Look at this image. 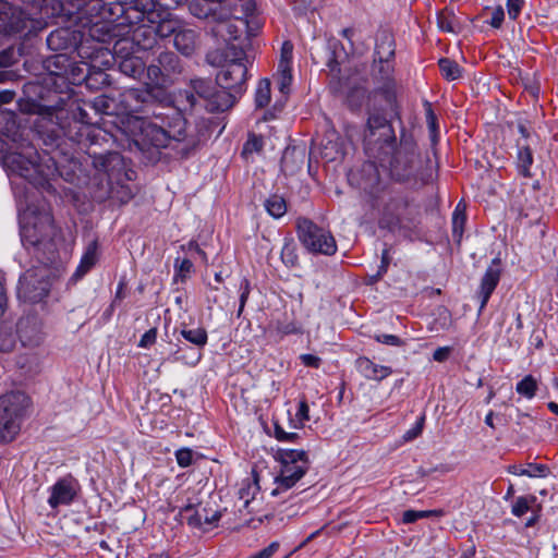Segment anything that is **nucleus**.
I'll return each mask as SVG.
<instances>
[{"instance_id": "nucleus-58", "label": "nucleus", "mask_w": 558, "mask_h": 558, "mask_svg": "<svg viewBox=\"0 0 558 558\" xmlns=\"http://www.w3.org/2000/svg\"><path fill=\"white\" fill-rule=\"evenodd\" d=\"M275 437L279 441L295 442L300 438L299 433H288L279 424H275Z\"/></svg>"}, {"instance_id": "nucleus-28", "label": "nucleus", "mask_w": 558, "mask_h": 558, "mask_svg": "<svg viewBox=\"0 0 558 558\" xmlns=\"http://www.w3.org/2000/svg\"><path fill=\"white\" fill-rule=\"evenodd\" d=\"M75 495L74 480L71 476L63 477L52 486L48 504L51 508H57L59 505H69L73 501Z\"/></svg>"}, {"instance_id": "nucleus-32", "label": "nucleus", "mask_w": 558, "mask_h": 558, "mask_svg": "<svg viewBox=\"0 0 558 558\" xmlns=\"http://www.w3.org/2000/svg\"><path fill=\"white\" fill-rule=\"evenodd\" d=\"M130 39L134 43L137 51L151 49L157 39L151 26L138 25L132 31Z\"/></svg>"}, {"instance_id": "nucleus-16", "label": "nucleus", "mask_w": 558, "mask_h": 558, "mask_svg": "<svg viewBox=\"0 0 558 558\" xmlns=\"http://www.w3.org/2000/svg\"><path fill=\"white\" fill-rule=\"evenodd\" d=\"M298 234L302 244L311 252L332 255L337 251L332 234L307 218L298 220Z\"/></svg>"}, {"instance_id": "nucleus-35", "label": "nucleus", "mask_w": 558, "mask_h": 558, "mask_svg": "<svg viewBox=\"0 0 558 558\" xmlns=\"http://www.w3.org/2000/svg\"><path fill=\"white\" fill-rule=\"evenodd\" d=\"M175 48L184 56L194 52L196 46V33L193 29L179 28L173 38Z\"/></svg>"}, {"instance_id": "nucleus-44", "label": "nucleus", "mask_w": 558, "mask_h": 558, "mask_svg": "<svg viewBox=\"0 0 558 558\" xmlns=\"http://www.w3.org/2000/svg\"><path fill=\"white\" fill-rule=\"evenodd\" d=\"M232 59V54L229 52V47L226 46L225 50L213 49L206 53V62L215 68H225V65Z\"/></svg>"}, {"instance_id": "nucleus-7", "label": "nucleus", "mask_w": 558, "mask_h": 558, "mask_svg": "<svg viewBox=\"0 0 558 558\" xmlns=\"http://www.w3.org/2000/svg\"><path fill=\"white\" fill-rule=\"evenodd\" d=\"M219 496L209 488L203 487L197 496L189 499V504L181 510V515L192 527L203 529L211 525L220 519L218 506Z\"/></svg>"}, {"instance_id": "nucleus-50", "label": "nucleus", "mask_w": 558, "mask_h": 558, "mask_svg": "<svg viewBox=\"0 0 558 558\" xmlns=\"http://www.w3.org/2000/svg\"><path fill=\"white\" fill-rule=\"evenodd\" d=\"M536 502V497L533 495L530 496H520L515 499V501L512 505L511 513L514 517H522L527 511L531 510L532 506Z\"/></svg>"}, {"instance_id": "nucleus-36", "label": "nucleus", "mask_w": 558, "mask_h": 558, "mask_svg": "<svg viewBox=\"0 0 558 558\" xmlns=\"http://www.w3.org/2000/svg\"><path fill=\"white\" fill-rule=\"evenodd\" d=\"M508 473L517 476L545 477L548 474V468L545 464L527 463L525 465L512 464L507 468Z\"/></svg>"}, {"instance_id": "nucleus-61", "label": "nucleus", "mask_w": 558, "mask_h": 558, "mask_svg": "<svg viewBox=\"0 0 558 558\" xmlns=\"http://www.w3.org/2000/svg\"><path fill=\"white\" fill-rule=\"evenodd\" d=\"M374 339L383 344L392 345V347H401L403 345V341L395 335L380 333L375 335Z\"/></svg>"}, {"instance_id": "nucleus-22", "label": "nucleus", "mask_w": 558, "mask_h": 558, "mask_svg": "<svg viewBox=\"0 0 558 558\" xmlns=\"http://www.w3.org/2000/svg\"><path fill=\"white\" fill-rule=\"evenodd\" d=\"M15 336L23 347H38L45 337L39 317L33 314L22 316L16 323Z\"/></svg>"}, {"instance_id": "nucleus-64", "label": "nucleus", "mask_w": 558, "mask_h": 558, "mask_svg": "<svg viewBox=\"0 0 558 558\" xmlns=\"http://www.w3.org/2000/svg\"><path fill=\"white\" fill-rule=\"evenodd\" d=\"M279 549V543L272 542L259 553L251 556L250 558H270Z\"/></svg>"}, {"instance_id": "nucleus-24", "label": "nucleus", "mask_w": 558, "mask_h": 558, "mask_svg": "<svg viewBox=\"0 0 558 558\" xmlns=\"http://www.w3.org/2000/svg\"><path fill=\"white\" fill-rule=\"evenodd\" d=\"M189 10L197 19L210 22H221L230 15H235V12L229 10L226 5L210 0H192Z\"/></svg>"}, {"instance_id": "nucleus-13", "label": "nucleus", "mask_w": 558, "mask_h": 558, "mask_svg": "<svg viewBox=\"0 0 558 558\" xmlns=\"http://www.w3.org/2000/svg\"><path fill=\"white\" fill-rule=\"evenodd\" d=\"M43 29L44 24L39 20H34L22 9L0 0V34L31 37Z\"/></svg>"}, {"instance_id": "nucleus-48", "label": "nucleus", "mask_w": 558, "mask_h": 558, "mask_svg": "<svg viewBox=\"0 0 558 558\" xmlns=\"http://www.w3.org/2000/svg\"><path fill=\"white\" fill-rule=\"evenodd\" d=\"M156 34V38H167L170 36H175V33L180 28V24L177 20L173 19H163L161 20L157 26L153 27Z\"/></svg>"}, {"instance_id": "nucleus-20", "label": "nucleus", "mask_w": 558, "mask_h": 558, "mask_svg": "<svg viewBox=\"0 0 558 558\" xmlns=\"http://www.w3.org/2000/svg\"><path fill=\"white\" fill-rule=\"evenodd\" d=\"M92 197L96 202H105L108 198H117L123 203L131 198V191L125 185H117L116 181L98 174L96 171L89 181Z\"/></svg>"}, {"instance_id": "nucleus-14", "label": "nucleus", "mask_w": 558, "mask_h": 558, "mask_svg": "<svg viewBox=\"0 0 558 558\" xmlns=\"http://www.w3.org/2000/svg\"><path fill=\"white\" fill-rule=\"evenodd\" d=\"M415 214L405 196L396 195L384 205L379 226L391 231L409 230L414 226Z\"/></svg>"}, {"instance_id": "nucleus-43", "label": "nucleus", "mask_w": 558, "mask_h": 558, "mask_svg": "<svg viewBox=\"0 0 558 558\" xmlns=\"http://www.w3.org/2000/svg\"><path fill=\"white\" fill-rule=\"evenodd\" d=\"M538 388V383L532 375L524 376L519 383H517L515 391L526 399L535 397Z\"/></svg>"}, {"instance_id": "nucleus-37", "label": "nucleus", "mask_w": 558, "mask_h": 558, "mask_svg": "<svg viewBox=\"0 0 558 558\" xmlns=\"http://www.w3.org/2000/svg\"><path fill=\"white\" fill-rule=\"evenodd\" d=\"M116 64L123 74L133 78L138 77L145 70L144 61L135 54L122 59Z\"/></svg>"}, {"instance_id": "nucleus-21", "label": "nucleus", "mask_w": 558, "mask_h": 558, "mask_svg": "<svg viewBox=\"0 0 558 558\" xmlns=\"http://www.w3.org/2000/svg\"><path fill=\"white\" fill-rule=\"evenodd\" d=\"M239 7H233L235 15H230L226 20L225 33L222 34L229 52L235 59H244V39L242 38L244 21L242 19L243 13H240Z\"/></svg>"}, {"instance_id": "nucleus-46", "label": "nucleus", "mask_w": 558, "mask_h": 558, "mask_svg": "<svg viewBox=\"0 0 558 558\" xmlns=\"http://www.w3.org/2000/svg\"><path fill=\"white\" fill-rule=\"evenodd\" d=\"M292 80L291 65L278 64L277 84L281 94L287 95L290 92Z\"/></svg>"}, {"instance_id": "nucleus-26", "label": "nucleus", "mask_w": 558, "mask_h": 558, "mask_svg": "<svg viewBox=\"0 0 558 558\" xmlns=\"http://www.w3.org/2000/svg\"><path fill=\"white\" fill-rule=\"evenodd\" d=\"M82 34L78 31L69 27H60L51 32L46 41L52 51H63L76 49L81 41Z\"/></svg>"}, {"instance_id": "nucleus-62", "label": "nucleus", "mask_w": 558, "mask_h": 558, "mask_svg": "<svg viewBox=\"0 0 558 558\" xmlns=\"http://www.w3.org/2000/svg\"><path fill=\"white\" fill-rule=\"evenodd\" d=\"M177 462L180 466L186 468L192 464L193 461V452L191 449L184 448L180 449L175 453Z\"/></svg>"}, {"instance_id": "nucleus-34", "label": "nucleus", "mask_w": 558, "mask_h": 558, "mask_svg": "<svg viewBox=\"0 0 558 558\" xmlns=\"http://www.w3.org/2000/svg\"><path fill=\"white\" fill-rule=\"evenodd\" d=\"M97 250L98 243L97 241H93L88 244L85 253L81 258V263L76 268V271L72 276L73 281H77L83 276H85L96 264L97 262Z\"/></svg>"}, {"instance_id": "nucleus-9", "label": "nucleus", "mask_w": 558, "mask_h": 558, "mask_svg": "<svg viewBox=\"0 0 558 558\" xmlns=\"http://www.w3.org/2000/svg\"><path fill=\"white\" fill-rule=\"evenodd\" d=\"M28 404V397L21 391H12L0 397V437L3 441L10 442L15 438Z\"/></svg>"}, {"instance_id": "nucleus-52", "label": "nucleus", "mask_w": 558, "mask_h": 558, "mask_svg": "<svg viewBox=\"0 0 558 558\" xmlns=\"http://www.w3.org/2000/svg\"><path fill=\"white\" fill-rule=\"evenodd\" d=\"M15 345V336L11 327L0 325V352H10Z\"/></svg>"}, {"instance_id": "nucleus-60", "label": "nucleus", "mask_w": 558, "mask_h": 558, "mask_svg": "<svg viewBox=\"0 0 558 558\" xmlns=\"http://www.w3.org/2000/svg\"><path fill=\"white\" fill-rule=\"evenodd\" d=\"M16 61V53L13 47L0 51V68L12 65Z\"/></svg>"}, {"instance_id": "nucleus-56", "label": "nucleus", "mask_w": 558, "mask_h": 558, "mask_svg": "<svg viewBox=\"0 0 558 558\" xmlns=\"http://www.w3.org/2000/svg\"><path fill=\"white\" fill-rule=\"evenodd\" d=\"M425 116L428 130L430 132L432 140L434 141L438 131L437 117L429 102H425Z\"/></svg>"}, {"instance_id": "nucleus-55", "label": "nucleus", "mask_w": 558, "mask_h": 558, "mask_svg": "<svg viewBox=\"0 0 558 558\" xmlns=\"http://www.w3.org/2000/svg\"><path fill=\"white\" fill-rule=\"evenodd\" d=\"M437 512L435 510H407L403 512L402 521L407 524L414 523L420 519L428 518L430 515L436 514Z\"/></svg>"}, {"instance_id": "nucleus-6", "label": "nucleus", "mask_w": 558, "mask_h": 558, "mask_svg": "<svg viewBox=\"0 0 558 558\" xmlns=\"http://www.w3.org/2000/svg\"><path fill=\"white\" fill-rule=\"evenodd\" d=\"M88 105H92V102H81L77 99H73V93H71V98L62 107V110L65 111V117L56 121V126L62 128V132H57L53 129L58 135V143L53 144V146H60L65 138L80 144L84 137L89 136L88 126L97 123V120L90 117Z\"/></svg>"}, {"instance_id": "nucleus-25", "label": "nucleus", "mask_w": 558, "mask_h": 558, "mask_svg": "<svg viewBox=\"0 0 558 558\" xmlns=\"http://www.w3.org/2000/svg\"><path fill=\"white\" fill-rule=\"evenodd\" d=\"M244 59L232 57L230 61L216 75L217 84L225 89L241 86L244 83Z\"/></svg>"}, {"instance_id": "nucleus-30", "label": "nucleus", "mask_w": 558, "mask_h": 558, "mask_svg": "<svg viewBox=\"0 0 558 558\" xmlns=\"http://www.w3.org/2000/svg\"><path fill=\"white\" fill-rule=\"evenodd\" d=\"M372 72L386 92H391L395 88V59H373Z\"/></svg>"}, {"instance_id": "nucleus-1", "label": "nucleus", "mask_w": 558, "mask_h": 558, "mask_svg": "<svg viewBox=\"0 0 558 558\" xmlns=\"http://www.w3.org/2000/svg\"><path fill=\"white\" fill-rule=\"evenodd\" d=\"M155 90L150 84L145 88H129L120 93L119 107L123 113L135 116L149 113L161 121L160 124L143 121L134 146L147 155L148 160L156 161L161 148L170 147L182 157L189 156L209 136V126L205 120L196 125L195 133L186 132V120L180 111L171 109V113L157 112L155 108Z\"/></svg>"}, {"instance_id": "nucleus-40", "label": "nucleus", "mask_w": 558, "mask_h": 558, "mask_svg": "<svg viewBox=\"0 0 558 558\" xmlns=\"http://www.w3.org/2000/svg\"><path fill=\"white\" fill-rule=\"evenodd\" d=\"M271 98L270 81L268 78H262L254 94V105L257 109L265 108Z\"/></svg>"}, {"instance_id": "nucleus-29", "label": "nucleus", "mask_w": 558, "mask_h": 558, "mask_svg": "<svg viewBox=\"0 0 558 558\" xmlns=\"http://www.w3.org/2000/svg\"><path fill=\"white\" fill-rule=\"evenodd\" d=\"M355 368L364 378L375 381H381L392 374L390 366L376 364L366 356L355 360Z\"/></svg>"}, {"instance_id": "nucleus-15", "label": "nucleus", "mask_w": 558, "mask_h": 558, "mask_svg": "<svg viewBox=\"0 0 558 558\" xmlns=\"http://www.w3.org/2000/svg\"><path fill=\"white\" fill-rule=\"evenodd\" d=\"M81 68V62L72 60L66 53L50 56L44 61L47 71V84L54 85L59 92L74 93L72 86V70Z\"/></svg>"}, {"instance_id": "nucleus-8", "label": "nucleus", "mask_w": 558, "mask_h": 558, "mask_svg": "<svg viewBox=\"0 0 558 558\" xmlns=\"http://www.w3.org/2000/svg\"><path fill=\"white\" fill-rule=\"evenodd\" d=\"M276 459L280 462V472L275 477L277 487L272 495L292 488L308 470V459L304 450L279 449Z\"/></svg>"}, {"instance_id": "nucleus-51", "label": "nucleus", "mask_w": 558, "mask_h": 558, "mask_svg": "<svg viewBox=\"0 0 558 558\" xmlns=\"http://www.w3.org/2000/svg\"><path fill=\"white\" fill-rule=\"evenodd\" d=\"M466 216L463 209H460V204L456 207L452 214V234L459 242L464 231Z\"/></svg>"}, {"instance_id": "nucleus-39", "label": "nucleus", "mask_w": 558, "mask_h": 558, "mask_svg": "<svg viewBox=\"0 0 558 558\" xmlns=\"http://www.w3.org/2000/svg\"><path fill=\"white\" fill-rule=\"evenodd\" d=\"M533 165V154L529 146H519L517 156L518 172L524 178H531V167Z\"/></svg>"}, {"instance_id": "nucleus-10", "label": "nucleus", "mask_w": 558, "mask_h": 558, "mask_svg": "<svg viewBox=\"0 0 558 558\" xmlns=\"http://www.w3.org/2000/svg\"><path fill=\"white\" fill-rule=\"evenodd\" d=\"M184 72L182 59L170 50H163L146 68L147 78L157 88L175 84Z\"/></svg>"}, {"instance_id": "nucleus-2", "label": "nucleus", "mask_w": 558, "mask_h": 558, "mask_svg": "<svg viewBox=\"0 0 558 558\" xmlns=\"http://www.w3.org/2000/svg\"><path fill=\"white\" fill-rule=\"evenodd\" d=\"M23 92L25 99L20 104L21 110L38 116L35 122L36 132L46 146L53 147V144L58 143V135L53 129L61 132V129L56 126V121L65 117L62 107L66 105L71 94L59 92L54 85L47 84L45 77L43 82H28Z\"/></svg>"}, {"instance_id": "nucleus-47", "label": "nucleus", "mask_w": 558, "mask_h": 558, "mask_svg": "<svg viewBox=\"0 0 558 558\" xmlns=\"http://www.w3.org/2000/svg\"><path fill=\"white\" fill-rule=\"evenodd\" d=\"M181 336L186 341L197 345L198 348H203L208 340L207 331L202 327H197L194 329L182 328Z\"/></svg>"}, {"instance_id": "nucleus-53", "label": "nucleus", "mask_w": 558, "mask_h": 558, "mask_svg": "<svg viewBox=\"0 0 558 558\" xmlns=\"http://www.w3.org/2000/svg\"><path fill=\"white\" fill-rule=\"evenodd\" d=\"M174 269H175V275H174L175 281L180 280L183 282V281H185L187 276L191 274V271L193 269V263L189 258H183V259L177 258L175 263H174Z\"/></svg>"}, {"instance_id": "nucleus-3", "label": "nucleus", "mask_w": 558, "mask_h": 558, "mask_svg": "<svg viewBox=\"0 0 558 558\" xmlns=\"http://www.w3.org/2000/svg\"><path fill=\"white\" fill-rule=\"evenodd\" d=\"M21 240L27 250H34L38 259L54 262L60 230L49 208L29 205L20 215Z\"/></svg>"}, {"instance_id": "nucleus-31", "label": "nucleus", "mask_w": 558, "mask_h": 558, "mask_svg": "<svg viewBox=\"0 0 558 558\" xmlns=\"http://www.w3.org/2000/svg\"><path fill=\"white\" fill-rule=\"evenodd\" d=\"M136 52L138 51L134 47V43L130 39V37L118 39L113 45L112 53L108 50L101 52L102 56L107 57V59L104 60L101 64L105 66H111L122 59L134 56Z\"/></svg>"}, {"instance_id": "nucleus-4", "label": "nucleus", "mask_w": 558, "mask_h": 558, "mask_svg": "<svg viewBox=\"0 0 558 558\" xmlns=\"http://www.w3.org/2000/svg\"><path fill=\"white\" fill-rule=\"evenodd\" d=\"M381 166L388 162L391 178L412 186L430 183L435 177V169L428 159H424L417 151L411 138L402 140L398 147L392 148L388 155H383Z\"/></svg>"}, {"instance_id": "nucleus-54", "label": "nucleus", "mask_w": 558, "mask_h": 558, "mask_svg": "<svg viewBox=\"0 0 558 558\" xmlns=\"http://www.w3.org/2000/svg\"><path fill=\"white\" fill-rule=\"evenodd\" d=\"M264 137L255 133H248L246 138V154L248 153H262L264 148Z\"/></svg>"}, {"instance_id": "nucleus-41", "label": "nucleus", "mask_w": 558, "mask_h": 558, "mask_svg": "<svg viewBox=\"0 0 558 558\" xmlns=\"http://www.w3.org/2000/svg\"><path fill=\"white\" fill-rule=\"evenodd\" d=\"M282 263L288 267L298 264L296 244L292 238H284L280 254Z\"/></svg>"}, {"instance_id": "nucleus-38", "label": "nucleus", "mask_w": 558, "mask_h": 558, "mask_svg": "<svg viewBox=\"0 0 558 558\" xmlns=\"http://www.w3.org/2000/svg\"><path fill=\"white\" fill-rule=\"evenodd\" d=\"M232 105L233 96L227 89L222 88L221 90L215 89L207 106L209 111H225L232 107Z\"/></svg>"}, {"instance_id": "nucleus-27", "label": "nucleus", "mask_w": 558, "mask_h": 558, "mask_svg": "<svg viewBox=\"0 0 558 558\" xmlns=\"http://www.w3.org/2000/svg\"><path fill=\"white\" fill-rule=\"evenodd\" d=\"M500 260L499 258H494L481 280L478 290V298L481 300L480 312L485 308L492 293L500 280Z\"/></svg>"}, {"instance_id": "nucleus-57", "label": "nucleus", "mask_w": 558, "mask_h": 558, "mask_svg": "<svg viewBox=\"0 0 558 558\" xmlns=\"http://www.w3.org/2000/svg\"><path fill=\"white\" fill-rule=\"evenodd\" d=\"M295 420L298 421V424H294L296 428L303 427L304 423L310 420V408L305 400L299 402Z\"/></svg>"}, {"instance_id": "nucleus-23", "label": "nucleus", "mask_w": 558, "mask_h": 558, "mask_svg": "<svg viewBox=\"0 0 558 558\" xmlns=\"http://www.w3.org/2000/svg\"><path fill=\"white\" fill-rule=\"evenodd\" d=\"M82 83L90 90H99L110 84V76L96 65L81 62L80 69L72 70V84L81 85Z\"/></svg>"}, {"instance_id": "nucleus-63", "label": "nucleus", "mask_w": 558, "mask_h": 558, "mask_svg": "<svg viewBox=\"0 0 558 558\" xmlns=\"http://www.w3.org/2000/svg\"><path fill=\"white\" fill-rule=\"evenodd\" d=\"M156 339H157V328H150L142 336L138 347L148 348L156 342Z\"/></svg>"}, {"instance_id": "nucleus-42", "label": "nucleus", "mask_w": 558, "mask_h": 558, "mask_svg": "<svg viewBox=\"0 0 558 558\" xmlns=\"http://www.w3.org/2000/svg\"><path fill=\"white\" fill-rule=\"evenodd\" d=\"M265 208L271 217L279 219L287 213V203L279 195H271L265 201Z\"/></svg>"}, {"instance_id": "nucleus-5", "label": "nucleus", "mask_w": 558, "mask_h": 558, "mask_svg": "<svg viewBox=\"0 0 558 558\" xmlns=\"http://www.w3.org/2000/svg\"><path fill=\"white\" fill-rule=\"evenodd\" d=\"M12 169L32 185L50 194L56 193L52 181L58 169L52 157L43 159L37 153L26 157L23 154H13L9 157Z\"/></svg>"}, {"instance_id": "nucleus-33", "label": "nucleus", "mask_w": 558, "mask_h": 558, "mask_svg": "<svg viewBox=\"0 0 558 558\" xmlns=\"http://www.w3.org/2000/svg\"><path fill=\"white\" fill-rule=\"evenodd\" d=\"M395 38L388 31H381L377 34L374 59H395Z\"/></svg>"}, {"instance_id": "nucleus-18", "label": "nucleus", "mask_w": 558, "mask_h": 558, "mask_svg": "<svg viewBox=\"0 0 558 558\" xmlns=\"http://www.w3.org/2000/svg\"><path fill=\"white\" fill-rule=\"evenodd\" d=\"M94 170L113 181L117 185H124L125 181L132 180L133 171L126 169L124 157L118 151L94 155L92 157Z\"/></svg>"}, {"instance_id": "nucleus-11", "label": "nucleus", "mask_w": 558, "mask_h": 558, "mask_svg": "<svg viewBox=\"0 0 558 558\" xmlns=\"http://www.w3.org/2000/svg\"><path fill=\"white\" fill-rule=\"evenodd\" d=\"M41 265L27 269L19 280L17 296L24 302L37 303L43 301L50 291L49 264L46 259H39Z\"/></svg>"}, {"instance_id": "nucleus-19", "label": "nucleus", "mask_w": 558, "mask_h": 558, "mask_svg": "<svg viewBox=\"0 0 558 558\" xmlns=\"http://www.w3.org/2000/svg\"><path fill=\"white\" fill-rule=\"evenodd\" d=\"M265 24L260 5L256 0H246V64L256 58L263 46L258 38Z\"/></svg>"}, {"instance_id": "nucleus-49", "label": "nucleus", "mask_w": 558, "mask_h": 558, "mask_svg": "<svg viewBox=\"0 0 558 558\" xmlns=\"http://www.w3.org/2000/svg\"><path fill=\"white\" fill-rule=\"evenodd\" d=\"M190 87L195 92V94L201 97L209 100L211 95H214L215 86L210 81L205 78H194L190 82Z\"/></svg>"}, {"instance_id": "nucleus-12", "label": "nucleus", "mask_w": 558, "mask_h": 558, "mask_svg": "<svg viewBox=\"0 0 558 558\" xmlns=\"http://www.w3.org/2000/svg\"><path fill=\"white\" fill-rule=\"evenodd\" d=\"M393 130L387 119L379 113L371 114L364 134L365 149L369 156L384 161L381 154L388 155L393 148Z\"/></svg>"}, {"instance_id": "nucleus-17", "label": "nucleus", "mask_w": 558, "mask_h": 558, "mask_svg": "<svg viewBox=\"0 0 558 558\" xmlns=\"http://www.w3.org/2000/svg\"><path fill=\"white\" fill-rule=\"evenodd\" d=\"M69 4L80 19H87L90 23L100 21L111 22L114 16L123 13V5L119 2L105 3L102 0H68Z\"/></svg>"}, {"instance_id": "nucleus-45", "label": "nucleus", "mask_w": 558, "mask_h": 558, "mask_svg": "<svg viewBox=\"0 0 558 558\" xmlns=\"http://www.w3.org/2000/svg\"><path fill=\"white\" fill-rule=\"evenodd\" d=\"M438 65L442 76L448 81L458 80L462 74L460 65L448 58H442L438 61Z\"/></svg>"}, {"instance_id": "nucleus-59", "label": "nucleus", "mask_w": 558, "mask_h": 558, "mask_svg": "<svg viewBox=\"0 0 558 558\" xmlns=\"http://www.w3.org/2000/svg\"><path fill=\"white\" fill-rule=\"evenodd\" d=\"M88 108L94 110L95 117H97L99 112L109 113V99L105 96H99L92 105H88Z\"/></svg>"}]
</instances>
